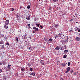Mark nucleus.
I'll use <instances>...</instances> for the list:
<instances>
[{
    "instance_id": "f257e3e1",
    "label": "nucleus",
    "mask_w": 80,
    "mask_h": 80,
    "mask_svg": "<svg viewBox=\"0 0 80 80\" xmlns=\"http://www.w3.org/2000/svg\"><path fill=\"white\" fill-rule=\"evenodd\" d=\"M9 20H6V21L5 23H4V28H6V29L8 28V26H7V25H8L9 24Z\"/></svg>"
},
{
    "instance_id": "f03ea898",
    "label": "nucleus",
    "mask_w": 80,
    "mask_h": 80,
    "mask_svg": "<svg viewBox=\"0 0 80 80\" xmlns=\"http://www.w3.org/2000/svg\"><path fill=\"white\" fill-rule=\"evenodd\" d=\"M40 62L43 65H45V61L44 60H41L40 61Z\"/></svg>"
},
{
    "instance_id": "7ed1b4c3",
    "label": "nucleus",
    "mask_w": 80,
    "mask_h": 80,
    "mask_svg": "<svg viewBox=\"0 0 80 80\" xmlns=\"http://www.w3.org/2000/svg\"><path fill=\"white\" fill-rule=\"evenodd\" d=\"M33 29H34V31H35V32H37V31H38V28H36V27H33L32 28Z\"/></svg>"
},
{
    "instance_id": "20e7f679",
    "label": "nucleus",
    "mask_w": 80,
    "mask_h": 80,
    "mask_svg": "<svg viewBox=\"0 0 80 80\" xmlns=\"http://www.w3.org/2000/svg\"><path fill=\"white\" fill-rule=\"evenodd\" d=\"M61 64L62 67H65L66 65V63H62Z\"/></svg>"
},
{
    "instance_id": "39448f33",
    "label": "nucleus",
    "mask_w": 80,
    "mask_h": 80,
    "mask_svg": "<svg viewBox=\"0 0 80 80\" xmlns=\"http://www.w3.org/2000/svg\"><path fill=\"white\" fill-rule=\"evenodd\" d=\"M60 46H58L56 47V48H55L56 50H60Z\"/></svg>"
},
{
    "instance_id": "423d86ee",
    "label": "nucleus",
    "mask_w": 80,
    "mask_h": 80,
    "mask_svg": "<svg viewBox=\"0 0 80 80\" xmlns=\"http://www.w3.org/2000/svg\"><path fill=\"white\" fill-rule=\"evenodd\" d=\"M11 65L10 64H8V69H9V70H11Z\"/></svg>"
},
{
    "instance_id": "0eeeda50",
    "label": "nucleus",
    "mask_w": 80,
    "mask_h": 80,
    "mask_svg": "<svg viewBox=\"0 0 80 80\" xmlns=\"http://www.w3.org/2000/svg\"><path fill=\"white\" fill-rule=\"evenodd\" d=\"M76 40H77V41H80V38H79L78 37H76Z\"/></svg>"
},
{
    "instance_id": "6e6552de",
    "label": "nucleus",
    "mask_w": 80,
    "mask_h": 80,
    "mask_svg": "<svg viewBox=\"0 0 80 80\" xmlns=\"http://www.w3.org/2000/svg\"><path fill=\"white\" fill-rule=\"evenodd\" d=\"M68 52V51L67 50H65L64 51V53H65V54H67V52Z\"/></svg>"
},
{
    "instance_id": "1a4fd4ad",
    "label": "nucleus",
    "mask_w": 80,
    "mask_h": 80,
    "mask_svg": "<svg viewBox=\"0 0 80 80\" xmlns=\"http://www.w3.org/2000/svg\"><path fill=\"white\" fill-rule=\"evenodd\" d=\"M30 17L29 16H28L27 17L26 19H27L28 20H30Z\"/></svg>"
},
{
    "instance_id": "9d476101",
    "label": "nucleus",
    "mask_w": 80,
    "mask_h": 80,
    "mask_svg": "<svg viewBox=\"0 0 80 80\" xmlns=\"http://www.w3.org/2000/svg\"><path fill=\"white\" fill-rule=\"evenodd\" d=\"M67 71L68 72H70V67H68L67 68Z\"/></svg>"
},
{
    "instance_id": "9b49d317",
    "label": "nucleus",
    "mask_w": 80,
    "mask_h": 80,
    "mask_svg": "<svg viewBox=\"0 0 80 80\" xmlns=\"http://www.w3.org/2000/svg\"><path fill=\"white\" fill-rule=\"evenodd\" d=\"M60 50H61L63 51L64 50V47H60Z\"/></svg>"
},
{
    "instance_id": "f8f14e48",
    "label": "nucleus",
    "mask_w": 80,
    "mask_h": 80,
    "mask_svg": "<svg viewBox=\"0 0 80 80\" xmlns=\"http://www.w3.org/2000/svg\"><path fill=\"white\" fill-rule=\"evenodd\" d=\"M78 29H79V28H78L76 27V29L75 30V31H76V32H78Z\"/></svg>"
},
{
    "instance_id": "ddd939ff",
    "label": "nucleus",
    "mask_w": 80,
    "mask_h": 80,
    "mask_svg": "<svg viewBox=\"0 0 80 80\" xmlns=\"http://www.w3.org/2000/svg\"><path fill=\"white\" fill-rule=\"evenodd\" d=\"M3 40L4 41H7V38L4 37Z\"/></svg>"
},
{
    "instance_id": "4468645a",
    "label": "nucleus",
    "mask_w": 80,
    "mask_h": 80,
    "mask_svg": "<svg viewBox=\"0 0 80 80\" xmlns=\"http://www.w3.org/2000/svg\"><path fill=\"white\" fill-rule=\"evenodd\" d=\"M67 57V55L65 54L64 55V56L63 57V58H66Z\"/></svg>"
},
{
    "instance_id": "2eb2a0df",
    "label": "nucleus",
    "mask_w": 80,
    "mask_h": 80,
    "mask_svg": "<svg viewBox=\"0 0 80 80\" xmlns=\"http://www.w3.org/2000/svg\"><path fill=\"white\" fill-rule=\"evenodd\" d=\"M27 8L28 9H30V5H28L27 6Z\"/></svg>"
},
{
    "instance_id": "dca6fc26",
    "label": "nucleus",
    "mask_w": 80,
    "mask_h": 80,
    "mask_svg": "<svg viewBox=\"0 0 80 80\" xmlns=\"http://www.w3.org/2000/svg\"><path fill=\"white\" fill-rule=\"evenodd\" d=\"M16 16H17V18H18V17H20V14H18V13L17 14V15Z\"/></svg>"
},
{
    "instance_id": "f3484780",
    "label": "nucleus",
    "mask_w": 80,
    "mask_h": 80,
    "mask_svg": "<svg viewBox=\"0 0 80 80\" xmlns=\"http://www.w3.org/2000/svg\"><path fill=\"white\" fill-rule=\"evenodd\" d=\"M54 27L55 28H58V25L55 24L54 26Z\"/></svg>"
},
{
    "instance_id": "a211bd4d",
    "label": "nucleus",
    "mask_w": 80,
    "mask_h": 80,
    "mask_svg": "<svg viewBox=\"0 0 80 80\" xmlns=\"http://www.w3.org/2000/svg\"><path fill=\"white\" fill-rule=\"evenodd\" d=\"M48 41H49V42H52V41H53V39L50 38L48 40Z\"/></svg>"
},
{
    "instance_id": "6ab92c4d",
    "label": "nucleus",
    "mask_w": 80,
    "mask_h": 80,
    "mask_svg": "<svg viewBox=\"0 0 80 80\" xmlns=\"http://www.w3.org/2000/svg\"><path fill=\"white\" fill-rule=\"evenodd\" d=\"M3 41H0V44H3Z\"/></svg>"
},
{
    "instance_id": "aec40b11",
    "label": "nucleus",
    "mask_w": 80,
    "mask_h": 80,
    "mask_svg": "<svg viewBox=\"0 0 80 80\" xmlns=\"http://www.w3.org/2000/svg\"><path fill=\"white\" fill-rule=\"evenodd\" d=\"M6 71H8V72H9V71H10V69H6Z\"/></svg>"
},
{
    "instance_id": "412c9836",
    "label": "nucleus",
    "mask_w": 80,
    "mask_h": 80,
    "mask_svg": "<svg viewBox=\"0 0 80 80\" xmlns=\"http://www.w3.org/2000/svg\"><path fill=\"white\" fill-rule=\"evenodd\" d=\"M16 40L17 42H18V38L17 37L16 38Z\"/></svg>"
},
{
    "instance_id": "4be33fe9",
    "label": "nucleus",
    "mask_w": 80,
    "mask_h": 80,
    "mask_svg": "<svg viewBox=\"0 0 80 80\" xmlns=\"http://www.w3.org/2000/svg\"><path fill=\"white\" fill-rule=\"evenodd\" d=\"M52 1L53 2H56L58 1V0H52Z\"/></svg>"
},
{
    "instance_id": "5701e85b",
    "label": "nucleus",
    "mask_w": 80,
    "mask_h": 80,
    "mask_svg": "<svg viewBox=\"0 0 80 80\" xmlns=\"http://www.w3.org/2000/svg\"><path fill=\"white\" fill-rule=\"evenodd\" d=\"M71 73H73V70H71Z\"/></svg>"
},
{
    "instance_id": "b1692460",
    "label": "nucleus",
    "mask_w": 80,
    "mask_h": 80,
    "mask_svg": "<svg viewBox=\"0 0 80 80\" xmlns=\"http://www.w3.org/2000/svg\"><path fill=\"white\" fill-rule=\"evenodd\" d=\"M73 32V30H72V29H71L69 31V33H71V32Z\"/></svg>"
},
{
    "instance_id": "393cba45",
    "label": "nucleus",
    "mask_w": 80,
    "mask_h": 80,
    "mask_svg": "<svg viewBox=\"0 0 80 80\" xmlns=\"http://www.w3.org/2000/svg\"><path fill=\"white\" fill-rule=\"evenodd\" d=\"M21 70H22V71H25V70L24 68H22L21 69Z\"/></svg>"
},
{
    "instance_id": "a878e982",
    "label": "nucleus",
    "mask_w": 80,
    "mask_h": 80,
    "mask_svg": "<svg viewBox=\"0 0 80 80\" xmlns=\"http://www.w3.org/2000/svg\"><path fill=\"white\" fill-rule=\"evenodd\" d=\"M2 69H0V73L2 72Z\"/></svg>"
},
{
    "instance_id": "bb28decb",
    "label": "nucleus",
    "mask_w": 80,
    "mask_h": 80,
    "mask_svg": "<svg viewBox=\"0 0 80 80\" xmlns=\"http://www.w3.org/2000/svg\"><path fill=\"white\" fill-rule=\"evenodd\" d=\"M70 62H68V66H70Z\"/></svg>"
},
{
    "instance_id": "cd10ccee",
    "label": "nucleus",
    "mask_w": 80,
    "mask_h": 80,
    "mask_svg": "<svg viewBox=\"0 0 80 80\" xmlns=\"http://www.w3.org/2000/svg\"><path fill=\"white\" fill-rule=\"evenodd\" d=\"M31 64H28V67H31Z\"/></svg>"
},
{
    "instance_id": "c85d7f7f",
    "label": "nucleus",
    "mask_w": 80,
    "mask_h": 80,
    "mask_svg": "<svg viewBox=\"0 0 80 80\" xmlns=\"http://www.w3.org/2000/svg\"><path fill=\"white\" fill-rule=\"evenodd\" d=\"M6 45H9V43H8V42H7V43H6Z\"/></svg>"
},
{
    "instance_id": "c756f323",
    "label": "nucleus",
    "mask_w": 80,
    "mask_h": 80,
    "mask_svg": "<svg viewBox=\"0 0 80 80\" xmlns=\"http://www.w3.org/2000/svg\"><path fill=\"white\" fill-rule=\"evenodd\" d=\"M30 70L31 71H32V70H33V69H32V68H30Z\"/></svg>"
},
{
    "instance_id": "7c9ffc66",
    "label": "nucleus",
    "mask_w": 80,
    "mask_h": 80,
    "mask_svg": "<svg viewBox=\"0 0 80 80\" xmlns=\"http://www.w3.org/2000/svg\"><path fill=\"white\" fill-rule=\"evenodd\" d=\"M66 47H67V45H66L64 47L65 49H67Z\"/></svg>"
},
{
    "instance_id": "2f4dec72",
    "label": "nucleus",
    "mask_w": 80,
    "mask_h": 80,
    "mask_svg": "<svg viewBox=\"0 0 80 80\" xmlns=\"http://www.w3.org/2000/svg\"><path fill=\"white\" fill-rule=\"evenodd\" d=\"M40 27L42 29L43 28V27H42V26L40 25Z\"/></svg>"
},
{
    "instance_id": "473e14b6",
    "label": "nucleus",
    "mask_w": 80,
    "mask_h": 80,
    "mask_svg": "<svg viewBox=\"0 0 80 80\" xmlns=\"http://www.w3.org/2000/svg\"><path fill=\"white\" fill-rule=\"evenodd\" d=\"M14 10V9L13 8H12V12H13V11Z\"/></svg>"
},
{
    "instance_id": "72a5a7b5",
    "label": "nucleus",
    "mask_w": 80,
    "mask_h": 80,
    "mask_svg": "<svg viewBox=\"0 0 80 80\" xmlns=\"http://www.w3.org/2000/svg\"><path fill=\"white\" fill-rule=\"evenodd\" d=\"M22 8V7L21 6L20 7V10H21Z\"/></svg>"
},
{
    "instance_id": "f704fd0d",
    "label": "nucleus",
    "mask_w": 80,
    "mask_h": 80,
    "mask_svg": "<svg viewBox=\"0 0 80 80\" xmlns=\"http://www.w3.org/2000/svg\"><path fill=\"white\" fill-rule=\"evenodd\" d=\"M39 26H40V24H38L37 25V27H38Z\"/></svg>"
},
{
    "instance_id": "c9c22d12",
    "label": "nucleus",
    "mask_w": 80,
    "mask_h": 80,
    "mask_svg": "<svg viewBox=\"0 0 80 80\" xmlns=\"http://www.w3.org/2000/svg\"><path fill=\"white\" fill-rule=\"evenodd\" d=\"M44 40H45V41H47V39H45V38H44Z\"/></svg>"
},
{
    "instance_id": "e433bc0d",
    "label": "nucleus",
    "mask_w": 80,
    "mask_h": 80,
    "mask_svg": "<svg viewBox=\"0 0 80 80\" xmlns=\"http://www.w3.org/2000/svg\"><path fill=\"white\" fill-rule=\"evenodd\" d=\"M78 32H80V29H79L78 30Z\"/></svg>"
},
{
    "instance_id": "4c0bfd02",
    "label": "nucleus",
    "mask_w": 80,
    "mask_h": 80,
    "mask_svg": "<svg viewBox=\"0 0 80 80\" xmlns=\"http://www.w3.org/2000/svg\"><path fill=\"white\" fill-rule=\"evenodd\" d=\"M68 71H66L65 73H68Z\"/></svg>"
},
{
    "instance_id": "58836bf2",
    "label": "nucleus",
    "mask_w": 80,
    "mask_h": 80,
    "mask_svg": "<svg viewBox=\"0 0 80 80\" xmlns=\"http://www.w3.org/2000/svg\"><path fill=\"white\" fill-rule=\"evenodd\" d=\"M3 77H4V79L6 80V78H5V76H3Z\"/></svg>"
},
{
    "instance_id": "ea45409f",
    "label": "nucleus",
    "mask_w": 80,
    "mask_h": 80,
    "mask_svg": "<svg viewBox=\"0 0 80 80\" xmlns=\"http://www.w3.org/2000/svg\"><path fill=\"white\" fill-rule=\"evenodd\" d=\"M2 48H4V45H2Z\"/></svg>"
},
{
    "instance_id": "a19ab883",
    "label": "nucleus",
    "mask_w": 80,
    "mask_h": 80,
    "mask_svg": "<svg viewBox=\"0 0 80 80\" xmlns=\"http://www.w3.org/2000/svg\"><path fill=\"white\" fill-rule=\"evenodd\" d=\"M2 65V63H1V62H0V65Z\"/></svg>"
},
{
    "instance_id": "79ce46f5",
    "label": "nucleus",
    "mask_w": 80,
    "mask_h": 80,
    "mask_svg": "<svg viewBox=\"0 0 80 80\" xmlns=\"http://www.w3.org/2000/svg\"><path fill=\"white\" fill-rule=\"evenodd\" d=\"M33 74H34V75H33V76H35V72H33Z\"/></svg>"
},
{
    "instance_id": "37998d69",
    "label": "nucleus",
    "mask_w": 80,
    "mask_h": 80,
    "mask_svg": "<svg viewBox=\"0 0 80 80\" xmlns=\"http://www.w3.org/2000/svg\"><path fill=\"white\" fill-rule=\"evenodd\" d=\"M60 80H63V78H61Z\"/></svg>"
},
{
    "instance_id": "c03bdc74",
    "label": "nucleus",
    "mask_w": 80,
    "mask_h": 80,
    "mask_svg": "<svg viewBox=\"0 0 80 80\" xmlns=\"http://www.w3.org/2000/svg\"><path fill=\"white\" fill-rule=\"evenodd\" d=\"M57 37V35H56V37H55V39H56V37Z\"/></svg>"
},
{
    "instance_id": "a18cd8bd",
    "label": "nucleus",
    "mask_w": 80,
    "mask_h": 80,
    "mask_svg": "<svg viewBox=\"0 0 80 80\" xmlns=\"http://www.w3.org/2000/svg\"><path fill=\"white\" fill-rule=\"evenodd\" d=\"M30 24H28V26H29V27H30Z\"/></svg>"
},
{
    "instance_id": "49530a36",
    "label": "nucleus",
    "mask_w": 80,
    "mask_h": 80,
    "mask_svg": "<svg viewBox=\"0 0 80 80\" xmlns=\"http://www.w3.org/2000/svg\"><path fill=\"white\" fill-rule=\"evenodd\" d=\"M31 75H33V73H32Z\"/></svg>"
},
{
    "instance_id": "de8ad7c7",
    "label": "nucleus",
    "mask_w": 80,
    "mask_h": 80,
    "mask_svg": "<svg viewBox=\"0 0 80 80\" xmlns=\"http://www.w3.org/2000/svg\"><path fill=\"white\" fill-rule=\"evenodd\" d=\"M75 15L76 16H77V13H75Z\"/></svg>"
},
{
    "instance_id": "09e8293b",
    "label": "nucleus",
    "mask_w": 80,
    "mask_h": 80,
    "mask_svg": "<svg viewBox=\"0 0 80 80\" xmlns=\"http://www.w3.org/2000/svg\"><path fill=\"white\" fill-rule=\"evenodd\" d=\"M32 32L33 33H35V31H33Z\"/></svg>"
},
{
    "instance_id": "8fccbe9b",
    "label": "nucleus",
    "mask_w": 80,
    "mask_h": 80,
    "mask_svg": "<svg viewBox=\"0 0 80 80\" xmlns=\"http://www.w3.org/2000/svg\"><path fill=\"white\" fill-rule=\"evenodd\" d=\"M74 75H77V73H74Z\"/></svg>"
},
{
    "instance_id": "3c124183",
    "label": "nucleus",
    "mask_w": 80,
    "mask_h": 80,
    "mask_svg": "<svg viewBox=\"0 0 80 80\" xmlns=\"http://www.w3.org/2000/svg\"><path fill=\"white\" fill-rule=\"evenodd\" d=\"M76 23H78V22H76Z\"/></svg>"
},
{
    "instance_id": "603ef678",
    "label": "nucleus",
    "mask_w": 80,
    "mask_h": 80,
    "mask_svg": "<svg viewBox=\"0 0 80 80\" xmlns=\"http://www.w3.org/2000/svg\"><path fill=\"white\" fill-rule=\"evenodd\" d=\"M38 25V24H36V25Z\"/></svg>"
},
{
    "instance_id": "864d4df0",
    "label": "nucleus",
    "mask_w": 80,
    "mask_h": 80,
    "mask_svg": "<svg viewBox=\"0 0 80 80\" xmlns=\"http://www.w3.org/2000/svg\"><path fill=\"white\" fill-rule=\"evenodd\" d=\"M59 37H60V36H59Z\"/></svg>"
},
{
    "instance_id": "5fc2aeb1",
    "label": "nucleus",
    "mask_w": 80,
    "mask_h": 80,
    "mask_svg": "<svg viewBox=\"0 0 80 80\" xmlns=\"http://www.w3.org/2000/svg\"><path fill=\"white\" fill-rule=\"evenodd\" d=\"M79 35H80V34H79Z\"/></svg>"
}]
</instances>
